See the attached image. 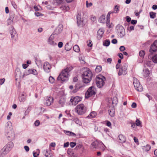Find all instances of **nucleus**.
<instances>
[{
	"instance_id": "58",
	"label": "nucleus",
	"mask_w": 157,
	"mask_h": 157,
	"mask_svg": "<svg viewBox=\"0 0 157 157\" xmlns=\"http://www.w3.org/2000/svg\"><path fill=\"white\" fill-rule=\"evenodd\" d=\"M63 43L62 42H59L58 44V46L59 48H61L63 47Z\"/></svg>"
},
{
	"instance_id": "5",
	"label": "nucleus",
	"mask_w": 157,
	"mask_h": 157,
	"mask_svg": "<svg viewBox=\"0 0 157 157\" xmlns=\"http://www.w3.org/2000/svg\"><path fill=\"white\" fill-rule=\"evenodd\" d=\"M116 29L117 35L120 37H122L124 36V29L123 26L120 25H117L116 27Z\"/></svg>"
},
{
	"instance_id": "13",
	"label": "nucleus",
	"mask_w": 157,
	"mask_h": 157,
	"mask_svg": "<svg viewBox=\"0 0 157 157\" xmlns=\"http://www.w3.org/2000/svg\"><path fill=\"white\" fill-rule=\"evenodd\" d=\"M54 37L53 35H51L48 40V44L52 46H54L57 45V43L55 42L54 40Z\"/></svg>"
},
{
	"instance_id": "45",
	"label": "nucleus",
	"mask_w": 157,
	"mask_h": 157,
	"mask_svg": "<svg viewBox=\"0 0 157 157\" xmlns=\"http://www.w3.org/2000/svg\"><path fill=\"white\" fill-rule=\"evenodd\" d=\"M86 6L87 8L90 7L92 6V3L91 2L88 3V2L87 1L86 2Z\"/></svg>"
},
{
	"instance_id": "17",
	"label": "nucleus",
	"mask_w": 157,
	"mask_h": 157,
	"mask_svg": "<svg viewBox=\"0 0 157 157\" xmlns=\"http://www.w3.org/2000/svg\"><path fill=\"white\" fill-rule=\"evenodd\" d=\"M51 66L49 63L47 62L44 63L43 66V68L44 71L47 72H49L50 71Z\"/></svg>"
},
{
	"instance_id": "50",
	"label": "nucleus",
	"mask_w": 157,
	"mask_h": 157,
	"mask_svg": "<svg viewBox=\"0 0 157 157\" xmlns=\"http://www.w3.org/2000/svg\"><path fill=\"white\" fill-rule=\"evenodd\" d=\"M35 15H36L37 17L40 16H43V14H42L41 13L37 11L35 12Z\"/></svg>"
},
{
	"instance_id": "39",
	"label": "nucleus",
	"mask_w": 157,
	"mask_h": 157,
	"mask_svg": "<svg viewBox=\"0 0 157 157\" xmlns=\"http://www.w3.org/2000/svg\"><path fill=\"white\" fill-rule=\"evenodd\" d=\"M102 70L101 67V66H97L95 69V71L97 72H99Z\"/></svg>"
},
{
	"instance_id": "7",
	"label": "nucleus",
	"mask_w": 157,
	"mask_h": 157,
	"mask_svg": "<svg viewBox=\"0 0 157 157\" xmlns=\"http://www.w3.org/2000/svg\"><path fill=\"white\" fill-rule=\"evenodd\" d=\"M133 83L134 87L138 91H142V86L140 84L139 81L135 77L133 78Z\"/></svg>"
},
{
	"instance_id": "59",
	"label": "nucleus",
	"mask_w": 157,
	"mask_h": 157,
	"mask_svg": "<svg viewBox=\"0 0 157 157\" xmlns=\"http://www.w3.org/2000/svg\"><path fill=\"white\" fill-rule=\"evenodd\" d=\"M118 56L121 59H122L123 58V55L121 53H119L118 54Z\"/></svg>"
},
{
	"instance_id": "56",
	"label": "nucleus",
	"mask_w": 157,
	"mask_h": 157,
	"mask_svg": "<svg viewBox=\"0 0 157 157\" xmlns=\"http://www.w3.org/2000/svg\"><path fill=\"white\" fill-rule=\"evenodd\" d=\"M125 47L124 46H121L120 47V50L121 51H123L125 49Z\"/></svg>"
},
{
	"instance_id": "49",
	"label": "nucleus",
	"mask_w": 157,
	"mask_h": 157,
	"mask_svg": "<svg viewBox=\"0 0 157 157\" xmlns=\"http://www.w3.org/2000/svg\"><path fill=\"white\" fill-rule=\"evenodd\" d=\"M11 4H12V6H13V7L14 9H16L17 8V6L14 2H12Z\"/></svg>"
},
{
	"instance_id": "63",
	"label": "nucleus",
	"mask_w": 157,
	"mask_h": 157,
	"mask_svg": "<svg viewBox=\"0 0 157 157\" xmlns=\"http://www.w3.org/2000/svg\"><path fill=\"white\" fill-rule=\"evenodd\" d=\"M69 145V143L68 142L65 143L64 145V147H68Z\"/></svg>"
},
{
	"instance_id": "60",
	"label": "nucleus",
	"mask_w": 157,
	"mask_h": 157,
	"mask_svg": "<svg viewBox=\"0 0 157 157\" xmlns=\"http://www.w3.org/2000/svg\"><path fill=\"white\" fill-rule=\"evenodd\" d=\"M112 43L113 44H116L117 43V40L115 39H113L112 40Z\"/></svg>"
},
{
	"instance_id": "46",
	"label": "nucleus",
	"mask_w": 157,
	"mask_h": 157,
	"mask_svg": "<svg viewBox=\"0 0 157 157\" xmlns=\"http://www.w3.org/2000/svg\"><path fill=\"white\" fill-rule=\"evenodd\" d=\"M74 121L78 124L80 125L81 123L80 121L77 118H75L74 119Z\"/></svg>"
},
{
	"instance_id": "41",
	"label": "nucleus",
	"mask_w": 157,
	"mask_h": 157,
	"mask_svg": "<svg viewBox=\"0 0 157 157\" xmlns=\"http://www.w3.org/2000/svg\"><path fill=\"white\" fill-rule=\"evenodd\" d=\"M7 22L8 25L12 24L13 23V19L10 17L7 21Z\"/></svg>"
},
{
	"instance_id": "42",
	"label": "nucleus",
	"mask_w": 157,
	"mask_h": 157,
	"mask_svg": "<svg viewBox=\"0 0 157 157\" xmlns=\"http://www.w3.org/2000/svg\"><path fill=\"white\" fill-rule=\"evenodd\" d=\"M49 81L51 83H53L55 81V79L53 77L50 76L49 78Z\"/></svg>"
},
{
	"instance_id": "31",
	"label": "nucleus",
	"mask_w": 157,
	"mask_h": 157,
	"mask_svg": "<svg viewBox=\"0 0 157 157\" xmlns=\"http://www.w3.org/2000/svg\"><path fill=\"white\" fill-rule=\"evenodd\" d=\"M64 132L66 134L71 136H75L76 134L72 132H70L69 131L64 130Z\"/></svg>"
},
{
	"instance_id": "21",
	"label": "nucleus",
	"mask_w": 157,
	"mask_h": 157,
	"mask_svg": "<svg viewBox=\"0 0 157 157\" xmlns=\"http://www.w3.org/2000/svg\"><path fill=\"white\" fill-rule=\"evenodd\" d=\"M10 33L11 35L12 38L14 39L17 36L16 31L13 26H11L10 27Z\"/></svg>"
},
{
	"instance_id": "15",
	"label": "nucleus",
	"mask_w": 157,
	"mask_h": 157,
	"mask_svg": "<svg viewBox=\"0 0 157 157\" xmlns=\"http://www.w3.org/2000/svg\"><path fill=\"white\" fill-rule=\"evenodd\" d=\"M53 101V98L50 96L47 97L46 98L45 101L44 103L47 106H49L52 104Z\"/></svg>"
},
{
	"instance_id": "20",
	"label": "nucleus",
	"mask_w": 157,
	"mask_h": 157,
	"mask_svg": "<svg viewBox=\"0 0 157 157\" xmlns=\"http://www.w3.org/2000/svg\"><path fill=\"white\" fill-rule=\"evenodd\" d=\"M104 33V30L103 29H99L97 33V38L98 40L100 39L102 37Z\"/></svg>"
},
{
	"instance_id": "53",
	"label": "nucleus",
	"mask_w": 157,
	"mask_h": 157,
	"mask_svg": "<svg viewBox=\"0 0 157 157\" xmlns=\"http://www.w3.org/2000/svg\"><path fill=\"white\" fill-rule=\"evenodd\" d=\"M45 156L46 157H52V155L50 154H48V152L47 150L46 151V153L45 154Z\"/></svg>"
},
{
	"instance_id": "12",
	"label": "nucleus",
	"mask_w": 157,
	"mask_h": 157,
	"mask_svg": "<svg viewBox=\"0 0 157 157\" xmlns=\"http://www.w3.org/2000/svg\"><path fill=\"white\" fill-rule=\"evenodd\" d=\"M157 51V40L155 41L152 44L150 48L149 52L150 53H153Z\"/></svg>"
},
{
	"instance_id": "10",
	"label": "nucleus",
	"mask_w": 157,
	"mask_h": 157,
	"mask_svg": "<svg viewBox=\"0 0 157 157\" xmlns=\"http://www.w3.org/2000/svg\"><path fill=\"white\" fill-rule=\"evenodd\" d=\"M81 99V98L78 96L72 97L70 99V104L74 106Z\"/></svg>"
},
{
	"instance_id": "4",
	"label": "nucleus",
	"mask_w": 157,
	"mask_h": 157,
	"mask_svg": "<svg viewBox=\"0 0 157 157\" xmlns=\"http://www.w3.org/2000/svg\"><path fill=\"white\" fill-rule=\"evenodd\" d=\"M75 110L78 115H82L86 112V108L84 104H81L78 105L75 108Z\"/></svg>"
},
{
	"instance_id": "25",
	"label": "nucleus",
	"mask_w": 157,
	"mask_h": 157,
	"mask_svg": "<svg viewBox=\"0 0 157 157\" xmlns=\"http://www.w3.org/2000/svg\"><path fill=\"white\" fill-rule=\"evenodd\" d=\"M98 21L100 22L101 23H105L106 21L105 16L104 15L101 16L99 19Z\"/></svg>"
},
{
	"instance_id": "35",
	"label": "nucleus",
	"mask_w": 157,
	"mask_h": 157,
	"mask_svg": "<svg viewBox=\"0 0 157 157\" xmlns=\"http://www.w3.org/2000/svg\"><path fill=\"white\" fill-rule=\"evenodd\" d=\"M110 44V41L108 40H106L103 42V45L105 46H109Z\"/></svg>"
},
{
	"instance_id": "2",
	"label": "nucleus",
	"mask_w": 157,
	"mask_h": 157,
	"mask_svg": "<svg viewBox=\"0 0 157 157\" xmlns=\"http://www.w3.org/2000/svg\"><path fill=\"white\" fill-rule=\"evenodd\" d=\"M92 77V74L89 69L87 68L82 74L83 82L85 83H89L91 80Z\"/></svg>"
},
{
	"instance_id": "9",
	"label": "nucleus",
	"mask_w": 157,
	"mask_h": 157,
	"mask_svg": "<svg viewBox=\"0 0 157 157\" xmlns=\"http://www.w3.org/2000/svg\"><path fill=\"white\" fill-rule=\"evenodd\" d=\"M77 21L78 25L79 27H82L84 25L86 22L82 17H81V13H78L77 15Z\"/></svg>"
},
{
	"instance_id": "44",
	"label": "nucleus",
	"mask_w": 157,
	"mask_h": 157,
	"mask_svg": "<svg viewBox=\"0 0 157 157\" xmlns=\"http://www.w3.org/2000/svg\"><path fill=\"white\" fill-rule=\"evenodd\" d=\"M145 54V51H140L139 52V55L141 57H143Z\"/></svg>"
},
{
	"instance_id": "57",
	"label": "nucleus",
	"mask_w": 157,
	"mask_h": 157,
	"mask_svg": "<svg viewBox=\"0 0 157 157\" xmlns=\"http://www.w3.org/2000/svg\"><path fill=\"white\" fill-rule=\"evenodd\" d=\"M131 107L133 108H136V103L135 102H133L131 105Z\"/></svg>"
},
{
	"instance_id": "54",
	"label": "nucleus",
	"mask_w": 157,
	"mask_h": 157,
	"mask_svg": "<svg viewBox=\"0 0 157 157\" xmlns=\"http://www.w3.org/2000/svg\"><path fill=\"white\" fill-rule=\"evenodd\" d=\"M5 79V78H3L2 79H0V85H1L4 82Z\"/></svg>"
},
{
	"instance_id": "52",
	"label": "nucleus",
	"mask_w": 157,
	"mask_h": 157,
	"mask_svg": "<svg viewBox=\"0 0 157 157\" xmlns=\"http://www.w3.org/2000/svg\"><path fill=\"white\" fill-rule=\"evenodd\" d=\"M76 144L75 142H71L70 143V146L71 147H74Z\"/></svg>"
},
{
	"instance_id": "40",
	"label": "nucleus",
	"mask_w": 157,
	"mask_h": 157,
	"mask_svg": "<svg viewBox=\"0 0 157 157\" xmlns=\"http://www.w3.org/2000/svg\"><path fill=\"white\" fill-rule=\"evenodd\" d=\"M109 114L111 117H113L114 116V109L112 110H109Z\"/></svg>"
},
{
	"instance_id": "27",
	"label": "nucleus",
	"mask_w": 157,
	"mask_h": 157,
	"mask_svg": "<svg viewBox=\"0 0 157 157\" xmlns=\"http://www.w3.org/2000/svg\"><path fill=\"white\" fill-rule=\"evenodd\" d=\"M8 153V152L3 148L0 151V157H4Z\"/></svg>"
},
{
	"instance_id": "51",
	"label": "nucleus",
	"mask_w": 157,
	"mask_h": 157,
	"mask_svg": "<svg viewBox=\"0 0 157 157\" xmlns=\"http://www.w3.org/2000/svg\"><path fill=\"white\" fill-rule=\"evenodd\" d=\"M40 124V122L39 120H36V121L35 123H34V124L35 126H38Z\"/></svg>"
},
{
	"instance_id": "32",
	"label": "nucleus",
	"mask_w": 157,
	"mask_h": 157,
	"mask_svg": "<svg viewBox=\"0 0 157 157\" xmlns=\"http://www.w3.org/2000/svg\"><path fill=\"white\" fill-rule=\"evenodd\" d=\"M118 103V100L117 98L116 97H114L112 99V104H113L116 105Z\"/></svg>"
},
{
	"instance_id": "28",
	"label": "nucleus",
	"mask_w": 157,
	"mask_h": 157,
	"mask_svg": "<svg viewBox=\"0 0 157 157\" xmlns=\"http://www.w3.org/2000/svg\"><path fill=\"white\" fill-rule=\"evenodd\" d=\"M143 74L145 77H147L149 74V71L148 69H145L143 70Z\"/></svg>"
},
{
	"instance_id": "64",
	"label": "nucleus",
	"mask_w": 157,
	"mask_h": 157,
	"mask_svg": "<svg viewBox=\"0 0 157 157\" xmlns=\"http://www.w3.org/2000/svg\"><path fill=\"white\" fill-rule=\"evenodd\" d=\"M28 65L24 63L22 64V67L24 69L28 67Z\"/></svg>"
},
{
	"instance_id": "55",
	"label": "nucleus",
	"mask_w": 157,
	"mask_h": 157,
	"mask_svg": "<svg viewBox=\"0 0 157 157\" xmlns=\"http://www.w3.org/2000/svg\"><path fill=\"white\" fill-rule=\"evenodd\" d=\"M47 8L49 10H53L54 9V7H52L50 5H48L47 6Z\"/></svg>"
},
{
	"instance_id": "34",
	"label": "nucleus",
	"mask_w": 157,
	"mask_h": 157,
	"mask_svg": "<svg viewBox=\"0 0 157 157\" xmlns=\"http://www.w3.org/2000/svg\"><path fill=\"white\" fill-rule=\"evenodd\" d=\"M106 26H107L109 28H112L113 27V24L111 23H110V20H106Z\"/></svg>"
},
{
	"instance_id": "47",
	"label": "nucleus",
	"mask_w": 157,
	"mask_h": 157,
	"mask_svg": "<svg viewBox=\"0 0 157 157\" xmlns=\"http://www.w3.org/2000/svg\"><path fill=\"white\" fill-rule=\"evenodd\" d=\"M90 19L91 21H94L96 19V17L94 16L91 15Z\"/></svg>"
},
{
	"instance_id": "11",
	"label": "nucleus",
	"mask_w": 157,
	"mask_h": 157,
	"mask_svg": "<svg viewBox=\"0 0 157 157\" xmlns=\"http://www.w3.org/2000/svg\"><path fill=\"white\" fill-rule=\"evenodd\" d=\"M102 143H98L97 141H95L93 142L91 146V148L92 149L94 150L95 149H98L100 147V145H103Z\"/></svg>"
},
{
	"instance_id": "33",
	"label": "nucleus",
	"mask_w": 157,
	"mask_h": 157,
	"mask_svg": "<svg viewBox=\"0 0 157 157\" xmlns=\"http://www.w3.org/2000/svg\"><path fill=\"white\" fill-rule=\"evenodd\" d=\"M73 50L76 52H78L80 51V48L77 45H75L74 46Z\"/></svg>"
},
{
	"instance_id": "14",
	"label": "nucleus",
	"mask_w": 157,
	"mask_h": 157,
	"mask_svg": "<svg viewBox=\"0 0 157 157\" xmlns=\"http://www.w3.org/2000/svg\"><path fill=\"white\" fill-rule=\"evenodd\" d=\"M13 147V143L12 142H10L3 148L8 153L11 150Z\"/></svg>"
},
{
	"instance_id": "26",
	"label": "nucleus",
	"mask_w": 157,
	"mask_h": 157,
	"mask_svg": "<svg viewBox=\"0 0 157 157\" xmlns=\"http://www.w3.org/2000/svg\"><path fill=\"white\" fill-rule=\"evenodd\" d=\"M60 8L62 10L65 11H68L70 9V8L68 6L64 5H62L60 7Z\"/></svg>"
},
{
	"instance_id": "22",
	"label": "nucleus",
	"mask_w": 157,
	"mask_h": 157,
	"mask_svg": "<svg viewBox=\"0 0 157 157\" xmlns=\"http://www.w3.org/2000/svg\"><path fill=\"white\" fill-rule=\"evenodd\" d=\"M26 99V94L25 93L21 94L19 97V99L21 102L25 101Z\"/></svg>"
},
{
	"instance_id": "62",
	"label": "nucleus",
	"mask_w": 157,
	"mask_h": 157,
	"mask_svg": "<svg viewBox=\"0 0 157 157\" xmlns=\"http://www.w3.org/2000/svg\"><path fill=\"white\" fill-rule=\"evenodd\" d=\"M24 147L25 150L27 152H28L29 151V149L28 146H24Z\"/></svg>"
},
{
	"instance_id": "37",
	"label": "nucleus",
	"mask_w": 157,
	"mask_h": 157,
	"mask_svg": "<svg viewBox=\"0 0 157 157\" xmlns=\"http://www.w3.org/2000/svg\"><path fill=\"white\" fill-rule=\"evenodd\" d=\"M65 49L67 51H69L71 49V47L70 46L68 43H67L65 46Z\"/></svg>"
},
{
	"instance_id": "30",
	"label": "nucleus",
	"mask_w": 157,
	"mask_h": 157,
	"mask_svg": "<svg viewBox=\"0 0 157 157\" xmlns=\"http://www.w3.org/2000/svg\"><path fill=\"white\" fill-rule=\"evenodd\" d=\"M113 10L114 11L115 13H117L120 11V6L117 5L114 6L113 8Z\"/></svg>"
},
{
	"instance_id": "43",
	"label": "nucleus",
	"mask_w": 157,
	"mask_h": 157,
	"mask_svg": "<svg viewBox=\"0 0 157 157\" xmlns=\"http://www.w3.org/2000/svg\"><path fill=\"white\" fill-rule=\"evenodd\" d=\"M135 124L137 126H140L141 124V122L139 119H137L136 121Z\"/></svg>"
},
{
	"instance_id": "23",
	"label": "nucleus",
	"mask_w": 157,
	"mask_h": 157,
	"mask_svg": "<svg viewBox=\"0 0 157 157\" xmlns=\"http://www.w3.org/2000/svg\"><path fill=\"white\" fill-rule=\"evenodd\" d=\"M150 54L148 56V58L149 59H151L152 61L155 63H157V54H156L153 57L151 56V54Z\"/></svg>"
},
{
	"instance_id": "1",
	"label": "nucleus",
	"mask_w": 157,
	"mask_h": 157,
	"mask_svg": "<svg viewBox=\"0 0 157 157\" xmlns=\"http://www.w3.org/2000/svg\"><path fill=\"white\" fill-rule=\"evenodd\" d=\"M71 67H67L63 70L57 77V80L62 82L68 80L69 76V73L72 70Z\"/></svg>"
},
{
	"instance_id": "61",
	"label": "nucleus",
	"mask_w": 157,
	"mask_h": 157,
	"mask_svg": "<svg viewBox=\"0 0 157 157\" xmlns=\"http://www.w3.org/2000/svg\"><path fill=\"white\" fill-rule=\"evenodd\" d=\"M126 21L128 22H130L131 20V18L129 16H127L126 17Z\"/></svg>"
},
{
	"instance_id": "36",
	"label": "nucleus",
	"mask_w": 157,
	"mask_h": 157,
	"mask_svg": "<svg viewBox=\"0 0 157 157\" xmlns=\"http://www.w3.org/2000/svg\"><path fill=\"white\" fill-rule=\"evenodd\" d=\"M65 102V99L64 98H61L59 100V103L63 106Z\"/></svg>"
},
{
	"instance_id": "19",
	"label": "nucleus",
	"mask_w": 157,
	"mask_h": 157,
	"mask_svg": "<svg viewBox=\"0 0 157 157\" xmlns=\"http://www.w3.org/2000/svg\"><path fill=\"white\" fill-rule=\"evenodd\" d=\"M31 74H32L35 75H37V72L35 69H30L27 71L26 72H25L23 76L25 75H27Z\"/></svg>"
},
{
	"instance_id": "6",
	"label": "nucleus",
	"mask_w": 157,
	"mask_h": 157,
	"mask_svg": "<svg viewBox=\"0 0 157 157\" xmlns=\"http://www.w3.org/2000/svg\"><path fill=\"white\" fill-rule=\"evenodd\" d=\"M128 65L126 63H124L120 69L118 73L119 75H125L127 73Z\"/></svg>"
},
{
	"instance_id": "48",
	"label": "nucleus",
	"mask_w": 157,
	"mask_h": 157,
	"mask_svg": "<svg viewBox=\"0 0 157 157\" xmlns=\"http://www.w3.org/2000/svg\"><path fill=\"white\" fill-rule=\"evenodd\" d=\"M106 125L107 126H108L109 127H111V123L110 121H106Z\"/></svg>"
},
{
	"instance_id": "38",
	"label": "nucleus",
	"mask_w": 157,
	"mask_h": 157,
	"mask_svg": "<svg viewBox=\"0 0 157 157\" xmlns=\"http://www.w3.org/2000/svg\"><path fill=\"white\" fill-rule=\"evenodd\" d=\"M150 16L151 18H154L156 17V13L152 12H150Z\"/></svg>"
},
{
	"instance_id": "3",
	"label": "nucleus",
	"mask_w": 157,
	"mask_h": 157,
	"mask_svg": "<svg viewBox=\"0 0 157 157\" xmlns=\"http://www.w3.org/2000/svg\"><path fill=\"white\" fill-rule=\"evenodd\" d=\"M105 78L101 75H98L96 78V83L97 86L101 88L104 85Z\"/></svg>"
},
{
	"instance_id": "18",
	"label": "nucleus",
	"mask_w": 157,
	"mask_h": 157,
	"mask_svg": "<svg viewBox=\"0 0 157 157\" xmlns=\"http://www.w3.org/2000/svg\"><path fill=\"white\" fill-rule=\"evenodd\" d=\"M63 28L62 25H59L55 30L53 35H57L62 32Z\"/></svg>"
},
{
	"instance_id": "16",
	"label": "nucleus",
	"mask_w": 157,
	"mask_h": 157,
	"mask_svg": "<svg viewBox=\"0 0 157 157\" xmlns=\"http://www.w3.org/2000/svg\"><path fill=\"white\" fill-rule=\"evenodd\" d=\"M7 137L9 140H12L14 139L15 135L13 131L10 130L7 133Z\"/></svg>"
},
{
	"instance_id": "8",
	"label": "nucleus",
	"mask_w": 157,
	"mask_h": 157,
	"mask_svg": "<svg viewBox=\"0 0 157 157\" xmlns=\"http://www.w3.org/2000/svg\"><path fill=\"white\" fill-rule=\"evenodd\" d=\"M96 93L95 89L93 86L90 87L86 93L85 97L86 98H88L93 95H94Z\"/></svg>"
},
{
	"instance_id": "29",
	"label": "nucleus",
	"mask_w": 157,
	"mask_h": 157,
	"mask_svg": "<svg viewBox=\"0 0 157 157\" xmlns=\"http://www.w3.org/2000/svg\"><path fill=\"white\" fill-rule=\"evenodd\" d=\"M97 113L95 112H91L90 114L87 117L90 118H92L95 117L97 115Z\"/></svg>"
},
{
	"instance_id": "24",
	"label": "nucleus",
	"mask_w": 157,
	"mask_h": 157,
	"mask_svg": "<svg viewBox=\"0 0 157 157\" xmlns=\"http://www.w3.org/2000/svg\"><path fill=\"white\" fill-rule=\"evenodd\" d=\"M118 138L119 140V142L121 143L125 142L126 141L125 137L122 135H119Z\"/></svg>"
}]
</instances>
